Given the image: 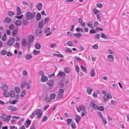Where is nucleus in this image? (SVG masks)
I'll list each match as a JSON object with an SVG mask.
<instances>
[{
    "mask_svg": "<svg viewBox=\"0 0 129 129\" xmlns=\"http://www.w3.org/2000/svg\"><path fill=\"white\" fill-rule=\"evenodd\" d=\"M74 36L76 38H80L82 36V34L81 33H79L75 34H74Z\"/></svg>",
    "mask_w": 129,
    "mask_h": 129,
    "instance_id": "nucleus-19",
    "label": "nucleus"
},
{
    "mask_svg": "<svg viewBox=\"0 0 129 129\" xmlns=\"http://www.w3.org/2000/svg\"><path fill=\"white\" fill-rule=\"evenodd\" d=\"M66 121L67 125H69L72 121V119H68L66 120Z\"/></svg>",
    "mask_w": 129,
    "mask_h": 129,
    "instance_id": "nucleus-53",
    "label": "nucleus"
},
{
    "mask_svg": "<svg viewBox=\"0 0 129 129\" xmlns=\"http://www.w3.org/2000/svg\"><path fill=\"white\" fill-rule=\"evenodd\" d=\"M81 119V117L79 115H78L76 116L75 120L77 123H78Z\"/></svg>",
    "mask_w": 129,
    "mask_h": 129,
    "instance_id": "nucleus-18",
    "label": "nucleus"
},
{
    "mask_svg": "<svg viewBox=\"0 0 129 129\" xmlns=\"http://www.w3.org/2000/svg\"><path fill=\"white\" fill-rule=\"evenodd\" d=\"M7 109L9 110H11L13 111H15L18 110V109L15 107L12 106H10L7 107Z\"/></svg>",
    "mask_w": 129,
    "mask_h": 129,
    "instance_id": "nucleus-7",
    "label": "nucleus"
},
{
    "mask_svg": "<svg viewBox=\"0 0 129 129\" xmlns=\"http://www.w3.org/2000/svg\"><path fill=\"white\" fill-rule=\"evenodd\" d=\"M14 28V25L13 24H11L9 26V28L10 30H13Z\"/></svg>",
    "mask_w": 129,
    "mask_h": 129,
    "instance_id": "nucleus-59",
    "label": "nucleus"
},
{
    "mask_svg": "<svg viewBox=\"0 0 129 129\" xmlns=\"http://www.w3.org/2000/svg\"><path fill=\"white\" fill-rule=\"evenodd\" d=\"M47 119V117L46 116H44L41 120V121L44 122L46 121Z\"/></svg>",
    "mask_w": 129,
    "mask_h": 129,
    "instance_id": "nucleus-43",
    "label": "nucleus"
},
{
    "mask_svg": "<svg viewBox=\"0 0 129 129\" xmlns=\"http://www.w3.org/2000/svg\"><path fill=\"white\" fill-rule=\"evenodd\" d=\"M53 55L61 58H63L64 57V56L61 54H53Z\"/></svg>",
    "mask_w": 129,
    "mask_h": 129,
    "instance_id": "nucleus-44",
    "label": "nucleus"
},
{
    "mask_svg": "<svg viewBox=\"0 0 129 129\" xmlns=\"http://www.w3.org/2000/svg\"><path fill=\"white\" fill-rule=\"evenodd\" d=\"M12 19L11 18H9L8 17H6L4 20V21L5 23H10Z\"/></svg>",
    "mask_w": 129,
    "mask_h": 129,
    "instance_id": "nucleus-13",
    "label": "nucleus"
},
{
    "mask_svg": "<svg viewBox=\"0 0 129 129\" xmlns=\"http://www.w3.org/2000/svg\"><path fill=\"white\" fill-rule=\"evenodd\" d=\"M24 120V118H22L20 119L18 122V124L19 125H20L22 124V122H23Z\"/></svg>",
    "mask_w": 129,
    "mask_h": 129,
    "instance_id": "nucleus-28",
    "label": "nucleus"
},
{
    "mask_svg": "<svg viewBox=\"0 0 129 129\" xmlns=\"http://www.w3.org/2000/svg\"><path fill=\"white\" fill-rule=\"evenodd\" d=\"M92 47L93 48L95 49H97L98 48V46L97 44H95L93 45Z\"/></svg>",
    "mask_w": 129,
    "mask_h": 129,
    "instance_id": "nucleus-56",
    "label": "nucleus"
},
{
    "mask_svg": "<svg viewBox=\"0 0 129 129\" xmlns=\"http://www.w3.org/2000/svg\"><path fill=\"white\" fill-rule=\"evenodd\" d=\"M76 30L77 32L81 31L82 32H84V31L82 28L79 27H78L76 29Z\"/></svg>",
    "mask_w": 129,
    "mask_h": 129,
    "instance_id": "nucleus-55",
    "label": "nucleus"
},
{
    "mask_svg": "<svg viewBox=\"0 0 129 129\" xmlns=\"http://www.w3.org/2000/svg\"><path fill=\"white\" fill-rule=\"evenodd\" d=\"M32 57V56L29 54H27L25 57V58L26 60H29Z\"/></svg>",
    "mask_w": 129,
    "mask_h": 129,
    "instance_id": "nucleus-39",
    "label": "nucleus"
},
{
    "mask_svg": "<svg viewBox=\"0 0 129 129\" xmlns=\"http://www.w3.org/2000/svg\"><path fill=\"white\" fill-rule=\"evenodd\" d=\"M17 34V30H14L12 32V35L13 37H15Z\"/></svg>",
    "mask_w": 129,
    "mask_h": 129,
    "instance_id": "nucleus-37",
    "label": "nucleus"
},
{
    "mask_svg": "<svg viewBox=\"0 0 129 129\" xmlns=\"http://www.w3.org/2000/svg\"><path fill=\"white\" fill-rule=\"evenodd\" d=\"M6 34H5L2 37V40L4 41H5L7 40V38L6 37Z\"/></svg>",
    "mask_w": 129,
    "mask_h": 129,
    "instance_id": "nucleus-51",
    "label": "nucleus"
},
{
    "mask_svg": "<svg viewBox=\"0 0 129 129\" xmlns=\"http://www.w3.org/2000/svg\"><path fill=\"white\" fill-rule=\"evenodd\" d=\"M64 72L66 73H69L70 72V69L68 67H66L64 68Z\"/></svg>",
    "mask_w": 129,
    "mask_h": 129,
    "instance_id": "nucleus-52",
    "label": "nucleus"
},
{
    "mask_svg": "<svg viewBox=\"0 0 129 129\" xmlns=\"http://www.w3.org/2000/svg\"><path fill=\"white\" fill-rule=\"evenodd\" d=\"M95 39H99L100 38V35L99 34H96L95 35Z\"/></svg>",
    "mask_w": 129,
    "mask_h": 129,
    "instance_id": "nucleus-64",
    "label": "nucleus"
},
{
    "mask_svg": "<svg viewBox=\"0 0 129 129\" xmlns=\"http://www.w3.org/2000/svg\"><path fill=\"white\" fill-rule=\"evenodd\" d=\"M50 20V19L48 17H45L44 19V24H47L49 22Z\"/></svg>",
    "mask_w": 129,
    "mask_h": 129,
    "instance_id": "nucleus-47",
    "label": "nucleus"
},
{
    "mask_svg": "<svg viewBox=\"0 0 129 129\" xmlns=\"http://www.w3.org/2000/svg\"><path fill=\"white\" fill-rule=\"evenodd\" d=\"M35 39L34 36L32 35H30L29 36L28 39L29 42H33Z\"/></svg>",
    "mask_w": 129,
    "mask_h": 129,
    "instance_id": "nucleus-16",
    "label": "nucleus"
},
{
    "mask_svg": "<svg viewBox=\"0 0 129 129\" xmlns=\"http://www.w3.org/2000/svg\"><path fill=\"white\" fill-rule=\"evenodd\" d=\"M92 90L93 89L92 88L88 87L87 89V92L89 95H90L91 94V92Z\"/></svg>",
    "mask_w": 129,
    "mask_h": 129,
    "instance_id": "nucleus-24",
    "label": "nucleus"
},
{
    "mask_svg": "<svg viewBox=\"0 0 129 129\" xmlns=\"http://www.w3.org/2000/svg\"><path fill=\"white\" fill-rule=\"evenodd\" d=\"M99 25V23L98 22L96 21L94 22V27H96L98 26Z\"/></svg>",
    "mask_w": 129,
    "mask_h": 129,
    "instance_id": "nucleus-63",
    "label": "nucleus"
},
{
    "mask_svg": "<svg viewBox=\"0 0 129 129\" xmlns=\"http://www.w3.org/2000/svg\"><path fill=\"white\" fill-rule=\"evenodd\" d=\"M57 75L59 76L60 77L64 78L65 76V74L64 73H59Z\"/></svg>",
    "mask_w": 129,
    "mask_h": 129,
    "instance_id": "nucleus-49",
    "label": "nucleus"
},
{
    "mask_svg": "<svg viewBox=\"0 0 129 129\" xmlns=\"http://www.w3.org/2000/svg\"><path fill=\"white\" fill-rule=\"evenodd\" d=\"M38 114L36 117V118L37 119H39L41 118V117L42 116L43 114V112L41 111Z\"/></svg>",
    "mask_w": 129,
    "mask_h": 129,
    "instance_id": "nucleus-36",
    "label": "nucleus"
},
{
    "mask_svg": "<svg viewBox=\"0 0 129 129\" xmlns=\"http://www.w3.org/2000/svg\"><path fill=\"white\" fill-rule=\"evenodd\" d=\"M96 109H97L101 111H103L104 110V108L102 106H97V108Z\"/></svg>",
    "mask_w": 129,
    "mask_h": 129,
    "instance_id": "nucleus-48",
    "label": "nucleus"
},
{
    "mask_svg": "<svg viewBox=\"0 0 129 129\" xmlns=\"http://www.w3.org/2000/svg\"><path fill=\"white\" fill-rule=\"evenodd\" d=\"M41 111L42 110L41 109H38L35 110L30 115L29 117L31 119L33 118L36 115L40 113Z\"/></svg>",
    "mask_w": 129,
    "mask_h": 129,
    "instance_id": "nucleus-2",
    "label": "nucleus"
},
{
    "mask_svg": "<svg viewBox=\"0 0 129 129\" xmlns=\"http://www.w3.org/2000/svg\"><path fill=\"white\" fill-rule=\"evenodd\" d=\"M8 87L5 84H3L2 89L4 91H6L8 89Z\"/></svg>",
    "mask_w": 129,
    "mask_h": 129,
    "instance_id": "nucleus-22",
    "label": "nucleus"
},
{
    "mask_svg": "<svg viewBox=\"0 0 129 129\" xmlns=\"http://www.w3.org/2000/svg\"><path fill=\"white\" fill-rule=\"evenodd\" d=\"M25 85H27V87H26V88L28 89H29V84L26 82H22L21 83L20 87L21 88H22L25 87Z\"/></svg>",
    "mask_w": 129,
    "mask_h": 129,
    "instance_id": "nucleus-5",
    "label": "nucleus"
},
{
    "mask_svg": "<svg viewBox=\"0 0 129 129\" xmlns=\"http://www.w3.org/2000/svg\"><path fill=\"white\" fill-rule=\"evenodd\" d=\"M50 28L48 27L46 29V32L48 33L46 34V36H48L49 35H51V34L52 32L51 31H50Z\"/></svg>",
    "mask_w": 129,
    "mask_h": 129,
    "instance_id": "nucleus-21",
    "label": "nucleus"
},
{
    "mask_svg": "<svg viewBox=\"0 0 129 129\" xmlns=\"http://www.w3.org/2000/svg\"><path fill=\"white\" fill-rule=\"evenodd\" d=\"M41 81L43 82H45L48 80V78L47 76L43 75L41 78Z\"/></svg>",
    "mask_w": 129,
    "mask_h": 129,
    "instance_id": "nucleus-14",
    "label": "nucleus"
},
{
    "mask_svg": "<svg viewBox=\"0 0 129 129\" xmlns=\"http://www.w3.org/2000/svg\"><path fill=\"white\" fill-rule=\"evenodd\" d=\"M15 90L16 92L17 93H19L20 92V89L18 87H15Z\"/></svg>",
    "mask_w": 129,
    "mask_h": 129,
    "instance_id": "nucleus-41",
    "label": "nucleus"
},
{
    "mask_svg": "<svg viewBox=\"0 0 129 129\" xmlns=\"http://www.w3.org/2000/svg\"><path fill=\"white\" fill-rule=\"evenodd\" d=\"M65 51L67 53H71L72 52V50L69 48H67L65 50Z\"/></svg>",
    "mask_w": 129,
    "mask_h": 129,
    "instance_id": "nucleus-50",
    "label": "nucleus"
},
{
    "mask_svg": "<svg viewBox=\"0 0 129 129\" xmlns=\"http://www.w3.org/2000/svg\"><path fill=\"white\" fill-rule=\"evenodd\" d=\"M10 95L11 98H13L15 96V92L13 91H11L10 92Z\"/></svg>",
    "mask_w": 129,
    "mask_h": 129,
    "instance_id": "nucleus-30",
    "label": "nucleus"
},
{
    "mask_svg": "<svg viewBox=\"0 0 129 129\" xmlns=\"http://www.w3.org/2000/svg\"><path fill=\"white\" fill-rule=\"evenodd\" d=\"M8 13L9 16H12L14 15V12L12 11H8Z\"/></svg>",
    "mask_w": 129,
    "mask_h": 129,
    "instance_id": "nucleus-35",
    "label": "nucleus"
},
{
    "mask_svg": "<svg viewBox=\"0 0 129 129\" xmlns=\"http://www.w3.org/2000/svg\"><path fill=\"white\" fill-rule=\"evenodd\" d=\"M63 94L58 92V95L57 96V99L62 98L63 96Z\"/></svg>",
    "mask_w": 129,
    "mask_h": 129,
    "instance_id": "nucleus-29",
    "label": "nucleus"
},
{
    "mask_svg": "<svg viewBox=\"0 0 129 129\" xmlns=\"http://www.w3.org/2000/svg\"><path fill=\"white\" fill-rule=\"evenodd\" d=\"M15 41V39L14 38H11L7 41V45L9 46H11L14 44Z\"/></svg>",
    "mask_w": 129,
    "mask_h": 129,
    "instance_id": "nucleus-4",
    "label": "nucleus"
},
{
    "mask_svg": "<svg viewBox=\"0 0 129 129\" xmlns=\"http://www.w3.org/2000/svg\"><path fill=\"white\" fill-rule=\"evenodd\" d=\"M26 93L25 91V90L22 91L21 92V97H23L26 94Z\"/></svg>",
    "mask_w": 129,
    "mask_h": 129,
    "instance_id": "nucleus-60",
    "label": "nucleus"
},
{
    "mask_svg": "<svg viewBox=\"0 0 129 129\" xmlns=\"http://www.w3.org/2000/svg\"><path fill=\"white\" fill-rule=\"evenodd\" d=\"M101 37L104 39H107L108 38V37L107 36L105 35L104 33H101Z\"/></svg>",
    "mask_w": 129,
    "mask_h": 129,
    "instance_id": "nucleus-42",
    "label": "nucleus"
},
{
    "mask_svg": "<svg viewBox=\"0 0 129 129\" xmlns=\"http://www.w3.org/2000/svg\"><path fill=\"white\" fill-rule=\"evenodd\" d=\"M7 51L5 50H4L0 52L2 56L5 55L7 53Z\"/></svg>",
    "mask_w": 129,
    "mask_h": 129,
    "instance_id": "nucleus-40",
    "label": "nucleus"
},
{
    "mask_svg": "<svg viewBox=\"0 0 129 129\" xmlns=\"http://www.w3.org/2000/svg\"><path fill=\"white\" fill-rule=\"evenodd\" d=\"M67 45L69 46H73V43L71 41H69L66 43Z\"/></svg>",
    "mask_w": 129,
    "mask_h": 129,
    "instance_id": "nucleus-33",
    "label": "nucleus"
},
{
    "mask_svg": "<svg viewBox=\"0 0 129 129\" xmlns=\"http://www.w3.org/2000/svg\"><path fill=\"white\" fill-rule=\"evenodd\" d=\"M5 92L4 93V96L5 97H8L10 96V93H9L6 91H4Z\"/></svg>",
    "mask_w": 129,
    "mask_h": 129,
    "instance_id": "nucleus-46",
    "label": "nucleus"
},
{
    "mask_svg": "<svg viewBox=\"0 0 129 129\" xmlns=\"http://www.w3.org/2000/svg\"><path fill=\"white\" fill-rule=\"evenodd\" d=\"M47 84L49 86H52L54 84V81L52 80H50L47 82Z\"/></svg>",
    "mask_w": 129,
    "mask_h": 129,
    "instance_id": "nucleus-12",
    "label": "nucleus"
},
{
    "mask_svg": "<svg viewBox=\"0 0 129 129\" xmlns=\"http://www.w3.org/2000/svg\"><path fill=\"white\" fill-rule=\"evenodd\" d=\"M0 118L3 121L6 122H8L10 120V119L6 117H5L2 116L0 117Z\"/></svg>",
    "mask_w": 129,
    "mask_h": 129,
    "instance_id": "nucleus-20",
    "label": "nucleus"
},
{
    "mask_svg": "<svg viewBox=\"0 0 129 129\" xmlns=\"http://www.w3.org/2000/svg\"><path fill=\"white\" fill-rule=\"evenodd\" d=\"M44 23V20H41L39 22V26L41 28H43Z\"/></svg>",
    "mask_w": 129,
    "mask_h": 129,
    "instance_id": "nucleus-17",
    "label": "nucleus"
},
{
    "mask_svg": "<svg viewBox=\"0 0 129 129\" xmlns=\"http://www.w3.org/2000/svg\"><path fill=\"white\" fill-rule=\"evenodd\" d=\"M15 24L16 26H19L21 25V20H17L15 21Z\"/></svg>",
    "mask_w": 129,
    "mask_h": 129,
    "instance_id": "nucleus-23",
    "label": "nucleus"
},
{
    "mask_svg": "<svg viewBox=\"0 0 129 129\" xmlns=\"http://www.w3.org/2000/svg\"><path fill=\"white\" fill-rule=\"evenodd\" d=\"M87 26L90 28H92L93 22L92 21L88 22L87 23Z\"/></svg>",
    "mask_w": 129,
    "mask_h": 129,
    "instance_id": "nucleus-31",
    "label": "nucleus"
},
{
    "mask_svg": "<svg viewBox=\"0 0 129 129\" xmlns=\"http://www.w3.org/2000/svg\"><path fill=\"white\" fill-rule=\"evenodd\" d=\"M76 109H77L78 112H80V110H83L84 109H85V107L84 106L81 105L79 106V107H76Z\"/></svg>",
    "mask_w": 129,
    "mask_h": 129,
    "instance_id": "nucleus-6",
    "label": "nucleus"
},
{
    "mask_svg": "<svg viewBox=\"0 0 129 129\" xmlns=\"http://www.w3.org/2000/svg\"><path fill=\"white\" fill-rule=\"evenodd\" d=\"M43 6V5L42 3H39L36 6V7L38 9L39 11L41 10Z\"/></svg>",
    "mask_w": 129,
    "mask_h": 129,
    "instance_id": "nucleus-15",
    "label": "nucleus"
},
{
    "mask_svg": "<svg viewBox=\"0 0 129 129\" xmlns=\"http://www.w3.org/2000/svg\"><path fill=\"white\" fill-rule=\"evenodd\" d=\"M87 114V112L85 109H84L81 112V116L82 117H83L85 115H86Z\"/></svg>",
    "mask_w": 129,
    "mask_h": 129,
    "instance_id": "nucleus-34",
    "label": "nucleus"
},
{
    "mask_svg": "<svg viewBox=\"0 0 129 129\" xmlns=\"http://www.w3.org/2000/svg\"><path fill=\"white\" fill-rule=\"evenodd\" d=\"M41 18V15L40 13H38L36 16V19L38 21L40 20Z\"/></svg>",
    "mask_w": 129,
    "mask_h": 129,
    "instance_id": "nucleus-25",
    "label": "nucleus"
},
{
    "mask_svg": "<svg viewBox=\"0 0 129 129\" xmlns=\"http://www.w3.org/2000/svg\"><path fill=\"white\" fill-rule=\"evenodd\" d=\"M103 98L104 100V102L106 103V102L109 99H111L112 98V97L110 94H106L103 96Z\"/></svg>",
    "mask_w": 129,
    "mask_h": 129,
    "instance_id": "nucleus-3",
    "label": "nucleus"
},
{
    "mask_svg": "<svg viewBox=\"0 0 129 129\" xmlns=\"http://www.w3.org/2000/svg\"><path fill=\"white\" fill-rule=\"evenodd\" d=\"M13 55V54L10 52H8L7 53V56L8 57H11Z\"/></svg>",
    "mask_w": 129,
    "mask_h": 129,
    "instance_id": "nucleus-61",
    "label": "nucleus"
},
{
    "mask_svg": "<svg viewBox=\"0 0 129 129\" xmlns=\"http://www.w3.org/2000/svg\"><path fill=\"white\" fill-rule=\"evenodd\" d=\"M81 69L83 70L84 72H86V68L83 66L81 65Z\"/></svg>",
    "mask_w": 129,
    "mask_h": 129,
    "instance_id": "nucleus-57",
    "label": "nucleus"
},
{
    "mask_svg": "<svg viewBox=\"0 0 129 129\" xmlns=\"http://www.w3.org/2000/svg\"><path fill=\"white\" fill-rule=\"evenodd\" d=\"M22 54V52L21 51H20L18 52V54L17 56V58L18 59H19L21 57V55Z\"/></svg>",
    "mask_w": 129,
    "mask_h": 129,
    "instance_id": "nucleus-45",
    "label": "nucleus"
},
{
    "mask_svg": "<svg viewBox=\"0 0 129 129\" xmlns=\"http://www.w3.org/2000/svg\"><path fill=\"white\" fill-rule=\"evenodd\" d=\"M41 46L39 43H37L35 45V48L37 50H39L41 48Z\"/></svg>",
    "mask_w": 129,
    "mask_h": 129,
    "instance_id": "nucleus-32",
    "label": "nucleus"
},
{
    "mask_svg": "<svg viewBox=\"0 0 129 129\" xmlns=\"http://www.w3.org/2000/svg\"><path fill=\"white\" fill-rule=\"evenodd\" d=\"M36 13H31L30 12H27L25 14L26 19L27 20H31L34 18L35 16Z\"/></svg>",
    "mask_w": 129,
    "mask_h": 129,
    "instance_id": "nucleus-1",
    "label": "nucleus"
},
{
    "mask_svg": "<svg viewBox=\"0 0 129 129\" xmlns=\"http://www.w3.org/2000/svg\"><path fill=\"white\" fill-rule=\"evenodd\" d=\"M31 122V121L29 119H27L25 122V125L26 128H28L29 127V125L30 124Z\"/></svg>",
    "mask_w": 129,
    "mask_h": 129,
    "instance_id": "nucleus-11",
    "label": "nucleus"
},
{
    "mask_svg": "<svg viewBox=\"0 0 129 129\" xmlns=\"http://www.w3.org/2000/svg\"><path fill=\"white\" fill-rule=\"evenodd\" d=\"M17 13L16 14L17 15H19L21 14V9L18 6L16 7Z\"/></svg>",
    "mask_w": 129,
    "mask_h": 129,
    "instance_id": "nucleus-26",
    "label": "nucleus"
},
{
    "mask_svg": "<svg viewBox=\"0 0 129 129\" xmlns=\"http://www.w3.org/2000/svg\"><path fill=\"white\" fill-rule=\"evenodd\" d=\"M27 44V42L25 39H23L22 41V45L23 46H25Z\"/></svg>",
    "mask_w": 129,
    "mask_h": 129,
    "instance_id": "nucleus-27",
    "label": "nucleus"
},
{
    "mask_svg": "<svg viewBox=\"0 0 129 129\" xmlns=\"http://www.w3.org/2000/svg\"><path fill=\"white\" fill-rule=\"evenodd\" d=\"M107 58L108 60L111 62H113L114 61V56L112 55H108Z\"/></svg>",
    "mask_w": 129,
    "mask_h": 129,
    "instance_id": "nucleus-9",
    "label": "nucleus"
},
{
    "mask_svg": "<svg viewBox=\"0 0 129 129\" xmlns=\"http://www.w3.org/2000/svg\"><path fill=\"white\" fill-rule=\"evenodd\" d=\"M36 33L37 36H40L42 34V30L40 28L37 29L36 30Z\"/></svg>",
    "mask_w": 129,
    "mask_h": 129,
    "instance_id": "nucleus-10",
    "label": "nucleus"
},
{
    "mask_svg": "<svg viewBox=\"0 0 129 129\" xmlns=\"http://www.w3.org/2000/svg\"><path fill=\"white\" fill-rule=\"evenodd\" d=\"M71 126L72 128L74 129H75L76 127V123L74 122L72 123Z\"/></svg>",
    "mask_w": 129,
    "mask_h": 129,
    "instance_id": "nucleus-58",
    "label": "nucleus"
},
{
    "mask_svg": "<svg viewBox=\"0 0 129 129\" xmlns=\"http://www.w3.org/2000/svg\"><path fill=\"white\" fill-rule=\"evenodd\" d=\"M102 119L104 125H105L107 124V121L105 118H102Z\"/></svg>",
    "mask_w": 129,
    "mask_h": 129,
    "instance_id": "nucleus-62",
    "label": "nucleus"
},
{
    "mask_svg": "<svg viewBox=\"0 0 129 129\" xmlns=\"http://www.w3.org/2000/svg\"><path fill=\"white\" fill-rule=\"evenodd\" d=\"M33 52L35 55H36L39 54L40 52V51H37L35 50L33 51Z\"/></svg>",
    "mask_w": 129,
    "mask_h": 129,
    "instance_id": "nucleus-54",
    "label": "nucleus"
},
{
    "mask_svg": "<svg viewBox=\"0 0 129 129\" xmlns=\"http://www.w3.org/2000/svg\"><path fill=\"white\" fill-rule=\"evenodd\" d=\"M56 96V94L54 93H52L50 95V97L51 99H55Z\"/></svg>",
    "mask_w": 129,
    "mask_h": 129,
    "instance_id": "nucleus-38",
    "label": "nucleus"
},
{
    "mask_svg": "<svg viewBox=\"0 0 129 129\" xmlns=\"http://www.w3.org/2000/svg\"><path fill=\"white\" fill-rule=\"evenodd\" d=\"M90 106L94 109H96L97 108V105L95 104V102L92 101L90 103Z\"/></svg>",
    "mask_w": 129,
    "mask_h": 129,
    "instance_id": "nucleus-8",
    "label": "nucleus"
}]
</instances>
